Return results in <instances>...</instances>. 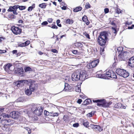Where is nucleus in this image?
<instances>
[{
	"label": "nucleus",
	"mask_w": 134,
	"mask_h": 134,
	"mask_svg": "<svg viewBox=\"0 0 134 134\" xmlns=\"http://www.w3.org/2000/svg\"><path fill=\"white\" fill-rule=\"evenodd\" d=\"M61 8L63 10H65L66 9V6H63L62 7H61Z\"/></svg>",
	"instance_id": "obj_62"
},
{
	"label": "nucleus",
	"mask_w": 134,
	"mask_h": 134,
	"mask_svg": "<svg viewBox=\"0 0 134 134\" xmlns=\"http://www.w3.org/2000/svg\"><path fill=\"white\" fill-rule=\"evenodd\" d=\"M23 69L22 68H18L17 69V73L18 74L21 76H23Z\"/></svg>",
	"instance_id": "obj_14"
},
{
	"label": "nucleus",
	"mask_w": 134,
	"mask_h": 134,
	"mask_svg": "<svg viewBox=\"0 0 134 134\" xmlns=\"http://www.w3.org/2000/svg\"><path fill=\"white\" fill-rule=\"evenodd\" d=\"M104 12L105 13H108L109 12V9L108 8H105L104 9Z\"/></svg>",
	"instance_id": "obj_53"
},
{
	"label": "nucleus",
	"mask_w": 134,
	"mask_h": 134,
	"mask_svg": "<svg viewBox=\"0 0 134 134\" xmlns=\"http://www.w3.org/2000/svg\"><path fill=\"white\" fill-rule=\"evenodd\" d=\"M82 9V8L81 7H79L76 8L73 10L75 12H77L81 10Z\"/></svg>",
	"instance_id": "obj_21"
},
{
	"label": "nucleus",
	"mask_w": 134,
	"mask_h": 134,
	"mask_svg": "<svg viewBox=\"0 0 134 134\" xmlns=\"http://www.w3.org/2000/svg\"><path fill=\"white\" fill-rule=\"evenodd\" d=\"M98 125H91V128L94 129L96 130L97 129V127Z\"/></svg>",
	"instance_id": "obj_29"
},
{
	"label": "nucleus",
	"mask_w": 134,
	"mask_h": 134,
	"mask_svg": "<svg viewBox=\"0 0 134 134\" xmlns=\"http://www.w3.org/2000/svg\"><path fill=\"white\" fill-rule=\"evenodd\" d=\"M18 6L19 5H16L14 6L13 7H12L14 10H16L18 8Z\"/></svg>",
	"instance_id": "obj_43"
},
{
	"label": "nucleus",
	"mask_w": 134,
	"mask_h": 134,
	"mask_svg": "<svg viewBox=\"0 0 134 134\" xmlns=\"http://www.w3.org/2000/svg\"><path fill=\"white\" fill-rule=\"evenodd\" d=\"M82 100L81 99H79L77 101V103L79 104H80L82 102Z\"/></svg>",
	"instance_id": "obj_56"
},
{
	"label": "nucleus",
	"mask_w": 134,
	"mask_h": 134,
	"mask_svg": "<svg viewBox=\"0 0 134 134\" xmlns=\"http://www.w3.org/2000/svg\"><path fill=\"white\" fill-rule=\"evenodd\" d=\"M96 77L99 78L105 79V76H104L103 75L100 74H98L96 75Z\"/></svg>",
	"instance_id": "obj_20"
},
{
	"label": "nucleus",
	"mask_w": 134,
	"mask_h": 134,
	"mask_svg": "<svg viewBox=\"0 0 134 134\" xmlns=\"http://www.w3.org/2000/svg\"><path fill=\"white\" fill-rule=\"evenodd\" d=\"M10 116L8 115L7 118L4 121V124L6 125H12L14 122V121L10 118Z\"/></svg>",
	"instance_id": "obj_8"
},
{
	"label": "nucleus",
	"mask_w": 134,
	"mask_h": 134,
	"mask_svg": "<svg viewBox=\"0 0 134 134\" xmlns=\"http://www.w3.org/2000/svg\"><path fill=\"white\" fill-rule=\"evenodd\" d=\"M18 8L20 10H22L25 9L26 8V7L25 6H18Z\"/></svg>",
	"instance_id": "obj_37"
},
{
	"label": "nucleus",
	"mask_w": 134,
	"mask_h": 134,
	"mask_svg": "<svg viewBox=\"0 0 134 134\" xmlns=\"http://www.w3.org/2000/svg\"><path fill=\"white\" fill-rule=\"evenodd\" d=\"M64 86L65 87L64 89V91H67L69 90L70 86L68 83H65Z\"/></svg>",
	"instance_id": "obj_19"
},
{
	"label": "nucleus",
	"mask_w": 134,
	"mask_h": 134,
	"mask_svg": "<svg viewBox=\"0 0 134 134\" xmlns=\"http://www.w3.org/2000/svg\"><path fill=\"white\" fill-rule=\"evenodd\" d=\"M102 101L100 102V103H97V105L98 106H102L104 107H108V105L107 102H106L104 99H102Z\"/></svg>",
	"instance_id": "obj_11"
},
{
	"label": "nucleus",
	"mask_w": 134,
	"mask_h": 134,
	"mask_svg": "<svg viewBox=\"0 0 134 134\" xmlns=\"http://www.w3.org/2000/svg\"><path fill=\"white\" fill-rule=\"evenodd\" d=\"M14 9L12 7H10L9 9L8 10V12H12Z\"/></svg>",
	"instance_id": "obj_44"
},
{
	"label": "nucleus",
	"mask_w": 134,
	"mask_h": 134,
	"mask_svg": "<svg viewBox=\"0 0 134 134\" xmlns=\"http://www.w3.org/2000/svg\"><path fill=\"white\" fill-rule=\"evenodd\" d=\"M85 7L86 9H88L90 8L91 5L89 3H87L86 4Z\"/></svg>",
	"instance_id": "obj_36"
},
{
	"label": "nucleus",
	"mask_w": 134,
	"mask_h": 134,
	"mask_svg": "<svg viewBox=\"0 0 134 134\" xmlns=\"http://www.w3.org/2000/svg\"><path fill=\"white\" fill-rule=\"evenodd\" d=\"M112 75H113V76H111L110 77L111 78H116V76L115 75V73H114V72L113 71L112 73Z\"/></svg>",
	"instance_id": "obj_41"
},
{
	"label": "nucleus",
	"mask_w": 134,
	"mask_h": 134,
	"mask_svg": "<svg viewBox=\"0 0 134 134\" xmlns=\"http://www.w3.org/2000/svg\"><path fill=\"white\" fill-rule=\"evenodd\" d=\"M44 114L46 116H52V113L51 112L49 113L48 111L45 110L44 112Z\"/></svg>",
	"instance_id": "obj_22"
},
{
	"label": "nucleus",
	"mask_w": 134,
	"mask_h": 134,
	"mask_svg": "<svg viewBox=\"0 0 134 134\" xmlns=\"http://www.w3.org/2000/svg\"><path fill=\"white\" fill-rule=\"evenodd\" d=\"M14 15L13 14L9 15H8V17L7 18L9 20L10 19L14 18Z\"/></svg>",
	"instance_id": "obj_34"
},
{
	"label": "nucleus",
	"mask_w": 134,
	"mask_h": 134,
	"mask_svg": "<svg viewBox=\"0 0 134 134\" xmlns=\"http://www.w3.org/2000/svg\"><path fill=\"white\" fill-rule=\"evenodd\" d=\"M102 101V99H97L96 100H93V102L94 103H100V102Z\"/></svg>",
	"instance_id": "obj_35"
},
{
	"label": "nucleus",
	"mask_w": 134,
	"mask_h": 134,
	"mask_svg": "<svg viewBox=\"0 0 134 134\" xmlns=\"http://www.w3.org/2000/svg\"><path fill=\"white\" fill-rule=\"evenodd\" d=\"M112 28L113 29V32L115 34V35H116L117 32L116 29L115 28L113 27H112Z\"/></svg>",
	"instance_id": "obj_40"
},
{
	"label": "nucleus",
	"mask_w": 134,
	"mask_h": 134,
	"mask_svg": "<svg viewBox=\"0 0 134 134\" xmlns=\"http://www.w3.org/2000/svg\"><path fill=\"white\" fill-rule=\"evenodd\" d=\"M112 72L113 71H112L111 70H109L108 71L106 72V73H104L103 74V75L107 77H110Z\"/></svg>",
	"instance_id": "obj_17"
},
{
	"label": "nucleus",
	"mask_w": 134,
	"mask_h": 134,
	"mask_svg": "<svg viewBox=\"0 0 134 134\" xmlns=\"http://www.w3.org/2000/svg\"><path fill=\"white\" fill-rule=\"evenodd\" d=\"M6 52L5 50H0V53H4Z\"/></svg>",
	"instance_id": "obj_59"
},
{
	"label": "nucleus",
	"mask_w": 134,
	"mask_h": 134,
	"mask_svg": "<svg viewBox=\"0 0 134 134\" xmlns=\"http://www.w3.org/2000/svg\"><path fill=\"white\" fill-rule=\"evenodd\" d=\"M122 104L120 103H118L115 105V107L118 108H121Z\"/></svg>",
	"instance_id": "obj_28"
},
{
	"label": "nucleus",
	"mask_w": 134,
	"mask_h": 134,
	"mask_svg": "<svg viewBox=\"0 0 134 134\" xmlns=\"http://www.w3.org/2000/svg\"><path fill=\"white\" fill-rule=\"evenodd\" d=\"M128 64L132 67H134V57H132L129 59Z\"/></svg>",
	"instance_id": "obj_13"
},
{
	"label": "nucleus",
	"mask_w": 134,
	"mask_h": 134,
	"mask_svg": "<svg viewBox=\"0 0 134 134\" xmlns=\"http://www.w3.org/2000/svg\"><path fill=\"white\" fill-rule=\"evenodd\" d=\"M123 48L122 47H119L118 49H117V50L119 52H123L122 51V50H123Z\"/></svg>",
	"instance_id": "obj_45"
},
{
	"label": "nucleus",
	"mask_w": 134,
	"mask_h": 134,
	"mask_svg": "<svg viewBox=\"0 0 134 134\" xmlns=\"http://www.w3.org/2000/svg\"><path fill=\"white\" fill-rule=\"evenodd\" d=\"M84 34L86 37L88 38L89 39H90V36L88 34H87L86 33H85Z\"/></svg>",
	"instance_id": "obj_48"
},
{
	"label": "nucleus",
	"mask_w": 134,
	"mask_h": 134,
	"mask_svg": "<svg viewBox=\"0 0 134 134\" xmlns=\"http://www.w3.org/2000/svg\"><path fill=\"white\" fill-rule=\"evenodd\" d=\"M79 125V124L78 123H76L74 124L73 125V126L74 127H77Z\"/></svg>",
	"instance_id": "obj_51"
},
{
	"label": "nucleus",
	"mask_w": 134,
	"mask_h": 134,
	"mask_svg": "<svg viewBox=\"0 0 134 134\" xmlns=\"http://www.w3.org/2000/svg\"><path fill=\"white\" fill-rule=\"evenodd\" d=\"M35 89V85L31 84L29 86V89H27L25 91V93L26 95L29 96L31 94L32 92L34 91Z\"/></svg>",
	"instance_id": "obj_6"
},
{
	"label": "nucleus",
	"mask_w": 134,
	"mask_h": 134,
	"mask_svg": "<svg viewBox=\"0 0 134 134\" xmlns=\"http://www.w3.org/2000/svg\"><path fill=\"white\" fill-rule=\"evenodd\" d=\"M74 22V21L71 19H68L66 21V23L68 24H72Z\"/></svg>",
	"instance_id": "obj_23"
},
{
	"label": "nucleus",
	"mask_w": 134,
	"mask_h": 134,
	"mask_svg": "<svg viewBox=\"0 0 134 134\" xmlns=\"http://www.w3.org/2000/svg\"><path fill=\"white\" fill-rule=\"evenodd\" d=\"M51 27L53 29H57L58 28V27H57V26L53 24L52 25V26H51Z\"/></svg>",
	"instance_id": "obj_49"
},
{
	"label": "nucleus",
	"mask_w": 134,
	"mask_h": 134,
	"mask_svg": "<svg viewBox=\"0 0 134 134\" xmlns=\"http://www.w3.org/2000/svg\"><path fill=\"white\" fill-rule=\"evenodd\" d=\"M75 91L76 92H81V89L80 87H76L75 88Z\"/></svg>",
	"instance_id": "obj_39"
},
{
	"label": "nucleus",
	"mask_w": 134,
	"mask_h": 134,
	"mask_svg": "<svg viewBox=\"0 0 134 134\" xmlns=\"http://www.w3.org/2000/svg\"><path fill=\"white\" fill-rule=\"evenodd\" d=\"M7 109L6 108H0V120L2 122L4 121L5 119L7 118L8 115L3 112V111H7Z\"/></svg>",
	"instance_id": "obj_4"
},
{
	"label": "nucleus",
	"mask_w": 134,
	"mask_h": 134,
	"mask_svg": "<svg viewBox=\"0 0 134 134\" xmlns=\"http://www.w3.org/2000/svg\"><path fill=\"white\" fill-rule=\"evenodd\" d=\"M35 4H33L32 5V6H30L29 7L28 9V11H31L32 10L35 8Z\"/></svg>",
	"instance_id": "obj_31"
},
{
	"label": "nucleus",
	"mask_w": 134,
	"mask_h": 134,
	"mask_svg": "<svg viewBox=\"0 0 134 134\" xmlns=\"http://www.w3.org/2000/svg\"><path fill=\"white\" fill-rule=\"evenodd\" d=\"M71 77L72 80L74 81L79 80L83 81L88 77L87 72L84 70H76L72 74Z\"/></svg>",
	"instance_id": "obj_1"
},
{
	"label": "nucleus",
	"mask_w": 134,
	"mask_h": 134,
	"mask_svg": "<svg viewBox=\"0 0 134 134\" xmlns=\"http://www.w3.org/2000/svg\"><path fill=\"white\" fill-rule=\"evenodd\" d=\"M13 12V13L14 14H15V15H17V14L18 13H17L16 12V11L15 10H14L12 11Z\"/></svg>",
	"instance_id": "obj_60"
},
{
	"label": "nucleus",
	"mask_w": 134,
	"mask_h": 134,
	"mask_svg": "<svg viewBox=\"0 0 134 134\" xmlns=\"http://www.w3.org/2000/svg\"><path fill=\"white\" fill-rule=\"evenodd\" d=\"M52 20L51 19H49L48 20V21L49 23H51L52 22Z\"/></svg>",
	"instance_id": "obj_64"
},
{
	"label": "nucleus",
	"mask_w": 134,
	"mask_h": 134,
	"mask_svg": "<svg viewBox=\"0 0 134 134\" xmlns=\"http://www.w3.org/2000/svg\"><path fill=\"white\" fill-rule=\"evenodd\" d=\"M127 53V52L121 51V52L119 53V57L123 59L126 55Z\"/></svg>",
	"instance_id": "obj_16"
},
{
	"label": "nucleus",
	"mask_w": 134,
	"mask_h": 134,
	"mask_svg": "<svg viewBox=\"0 0 134 134\" xmlns=\"http://www.w3.org/2000/svg\"><path fill=\"white\" fill-rule=\"evenodd\" d=\"M12 118L14 119H18L19 116V113L18 111H13L10 114Z\"/></svg>",
	"instance_id": "obj_10"
},
{
	"label": "nucleus",
	"mask_w": 134,
	"mask_h": 134,
	"mask_svg": "<svg viewBox=\"0 0 134 134\" xmlns=\"http://www.w3.org/2000/svg\"><path fill=\"white\" fill-rule=\"evenodd\" d=\"M97 130H99V131H100L102 130V129L98 125Z\"/></svg>",
	"instance_id": "obj_50"
},
{
	"label": "nucleus",
	"mask_w": 134,
	"mask_h": 134,
	"mask_svg": "<svg viewBox=\"0 0 134 134\" xmlns=\"http://www.w3.org/2000/svg\"><path fill=\"white\" fill-rule=\"evenodd\" d=\"M24 100V99L23 97H20L19 98H18L17 100H16V102H23V101Z\"/></svg>",
	"instance_id": "obj_30"
},
{
	"label": "nucleus",
	"mask_w": 134,
	"mask_h": 134,
	"mask_svg": "<svg viewBox=\"0 0 134 134\" xmlns=\"http://www.w3.org/2000/svg\"><path fill=\"white\" fill-rule=\"evenodd\" d=\"M17 50H14L12 51V53L13 54H16L17 53Z\"/></svg>",
	"instance_id": "obj_63"
},
{
	"label": "nucleus",
	"mask_w": 134,
	"mask_h": 134,
	"mask_svg": "<svg viewBox=\"0 0 134 134\" xmlns=\"http://www.w3.org/2000/svg\"><path fill=\"white\" fill-rule=\"evenodd\" d=\"M86 66L88 69H90L93 68L91 62L88 64Z\"/></svg>",
	"instance_id": "obj_32"
},
{
	"label": "nucleus",
	"mask_w": 134,
	"mask_h": 134,
	"mask_svg": "<svg viewBox=\"0 0 134 134\" xmlns=\"http://www.w3.org/2000/svg\"><path fill=\"white\" fill-rule=\"evenodd\" d=\"M116 72L118 75L124 78L127 77L129 75L128 72L123 69H117L116 70Z\"/></svg>",
	"instance_id": "obj_3"
},
{
	"label": "nucleus",
	"mask_w": 134,
	"mask_h": 134,
	"mask_svg": "<svg viewBox=\"0 0 134 134\" xmlns=\"http://www.w3.org/2000/svg\"><path fill=\"white\" fill-rule=\"evenodd\" d=\"M86 66L88 69H90L93 68L91 62L88 64Z\"/></svg>",
	"instance_id": "obj_33"
},
{
	"label": "nucleus",
	"mask_w": 134,
	"mask_h": 134,
	"mask_svg": "<svg viewBox=\"0 0 134 134\" xmlns=\"http://www.w3.org/2000/svg\"><path fill=\"white\" fill-rule=\"evenodd\" d=\"M45 3H42L39 4V6L42 8H45L46 6Z\"/></svg>",
	"instance_id": "obj_26"
},
{
	"label": "nucleus",
	"mask_w": 134,
	"mask_h": 134,
	"mask_svg": "<svg viewBox=\"0 0 134 134\" xmlns=\"http://www.w3.org/2000/svg\"><path fill=\"white\" fill-rule=\"evenodd\" d=\"M91 102V100L89 99H86L84 101V103L85 104H88Z\"/></svg>",
	"instance_id": "obj_25"
},
{
	"label": "nucleus",
	"mask_w": 134,
	"mask_h": 134,
	"mask_svg": "<svg viewBox=\"0 0 134 134\" xmlns=\"http://www.w3.org/2000/svg\"><path fill=\"white\" fill-rule=\"evenodd\" d=\"M24 70L25 72L32 71V69L29 67H26L24 68Z\"/></svg>",
	"instance_id": "obj_24"
},
{
	"label": "nucleus",
	"mask_w": 134,
	"mask_h": 134,
	"mask_svg": "<svg viewBox=\"0 0 134 134\" xmlns=\"http://www.w3.org/2000/svg\"><path fill=\"white\" fill-rule=\"evenodd\" d=\"M19 46L20 47H23L25 46V44L24 43L21 44L19 45Z\"/></svg>",
	"instance_id": "obj_57"
},
{
	"label": "nucleus",
	"mask_w": 134,
	"mask_h": 134,
	"mask_svg": "<svg viewBox=\"0 0 134 134\" xmlns=\"http://www.w3.org/2000/svg\"><path fill=\"white\" fill-rule=\"evenodd\" d=\"M31 81L30 79H28L27 80H20L18 81L15 82L14 83L15 85L17 86L18 87H19L20 86V84L21 83H26L28 84V83H31Z\"/></svg>",
	"instance_id": "obj_7"
},
{
	"label": "nucleus",
	"mask_w": 134,
	"mask_h": 134,
	"mask_svg": "<svg viewBox=\"0 0 134 134\" xmlns=\"http://www.w3.org/2000/svg\"><path fill=\"white\" fill-rule=\"evenodd\" d=\"M48 24V23L47 21H44L43 22L42 24H41L42 25H46Z\"/></svg>",
	"instance_id": "obj_52"
},
{
	"label": "nucleus",
	"mask_w": 134,
	"mask_h": 134,
	"mask_svg": "<svg viewBox=\"0 0 134 134\" xmlns=\"http://www.w3.org/2000/svg\"><path fill=\"white\" fill-rule=\"evenodd\" d=\"M12 65L10 64H8L5 66V70L7 72H9V70L12 71L13 70Z\"/></svg>",
	"instance_id": "obj_12"
},
{
	"label": "nucleus",
	"mask_w": 134,
	"mask_h": 134,
	"mask_svg": "<svg viewBox=\"0 0 134 134\" xmlns=\"http://www.w3.org/2000/svg\"><path fill=\"white\" fill-rule=\"evenodd\" d=\"M99 62V60L97 59L94 60L91 62L93 67H94L97 65Z\"/></svg>",
	"instance_id": "obj_15"
},
{
	"label": "nucleus",
	"mask_w": 134,
	"mask_h": 134,
	"mask_svg": "<svg viewBox=\"0 0 134 134\" xmlns=\"http://www.w3.org/2000/svg\"><path fill=\"white\" fill-rule=\"evenodd\" d=\"M25 129L27 131L28 133L30 134L31 133V130L29 128L26 127Z\"/></svg>",
	"instance_id": "obj_42"
},
{
	"label": "nucleus",
	"mask_w": 134,
	"mask_h": 134,
	"mask_svg": "<svg viewBox=\"0 0 134 134\" xmlns=\"http://www.w3.org/2000/svg\"><path fill=\"white\" fill-rule=\"evenodd\" d=\"M82 19L83 21L85 22L87 25H88L89 24V22L88 20L87 17L86 16H84L82 17Z\"/></svg>",
	"instance_id": "obj_18"
},
{
	"label": "nucleus",
	"mask_w": 134,
	"mask_h": 134,
	"mask_svg": "<svg viewBox=\"0 0 134 134\" xmlns=\"http://www.w3.org/2000/svg\"><path fill=\"white\" fill-rule=\"evenodd\" d=\"M108 34L106 32L104 31L100 33V35L98 39V41L101 46H104L106 43V41L107 39Z\"/></svg>",
	"instance_id": "obj_2"
},
{
	"label": "nucleus",
	"mask_w": 134,
	"mask_h": 134,
	"mask_svg": "<svg viewBox=\"0 0 134 134\" xmlns=\"http://www.w3.org/2000/svg\"><path fill=\"white\" fill-rule=\"evenodd\" d=\"M11 30L13 33L15 35L20 34L21 32V30L18 27L13 26L12 27Z\"/></svg>",
	"instance_id": "obj_9"
},
{
	"label": "nucleus",
	"mask_w": 134,
	"mask_h": 134,
	"mask_svg": "<svg viewBox=\"0 0 134 134\" xmlns=\"http://www.w3.org/2000/svg\"><path fill=\"white\" fill-rule=\"evenodd\" d=\"M51 51L54 53H57L58 52L57 50L55 49H52Z\"/></svg>",
	"instance_id": "obj_58"
},
{
	"label": "nucleus",
	"mask_w": 134,
	"mask_h": 134,
	"mask_svg": "<svg viewBox=\"0 0 134 134\" xmlns=\"http://www.w3.org/2000/svg\"><path fill=\"white\" fill-rule=\"evenodd\" d=\"M52 116H57L58 115V113H53V112H52Z\"/></svg>",
	"instance_id": "obj_46"
},
{
	"label": "nucleus",
	"mask_w": 134,
	"mask_h": 134,
	"mask_svg": "<svg viewBox=\"0 0 134 134\" xmlns=\"http://www.w3.org/2000/svg\"><path fill=\"white\" fill-rule=\"evenodd\" d=\"M31 110L34 111V114L38 116L40 115L42 113L43 111V110L41 107H37L34 106L31 109Z\"/></svg>",
	"instance_id": "obj_5"
},
{
	"label": "nucleus",
	"mask_w": 134,
	"mask_h": 134,
	"mask_svg": "<svg viewBox=\"0 0 134 134\" xmlns=\"http://www.w3.org/2000/svg\"><path fill=\"white\" fill-rule=\"evenodd\" d=\"M94 111H92L87 114V116L88 117H91L94 114Z\"/></svg>",
	"instance_id": "obj_27"
},
{
	"label": "nucleus",
	"mask_w": 134,
	"mask_h": 134,
	"mask_svg": "<svg viewBox=\"0 0 134 134\" xmlns=\"http://www.w3.org/2000/svg\"><path fill=\"white\" fill-rule=\"evenodd\" d=\"M100 49H101L100 52V54H103V52L104 51V48H100Z\"/></svg>",
	"instance_id": "obj_54"
},
{
	"label": "nucleus",
	"mask_w": 134,
	"mask_h": 134,
	"mask_svg": "<svg viewBox=\"0 0 134 134\" xmlns=\"http://www.w3.org/2000/svg\"><path fill=\"white\" fill-rule=\"evenodd\" d=\"M122 11H121L120 10V9L118 8H117L116 12L117 13L119 14V13H121Z\"/></svg>",
	"instance_id": "obj_47"
},
{
	"label": "nucleus",
	"mask_w": 134,
	"mask_h": 134,
	"mask_svg": "<svg viewBox=\"0 0 134 134\" xmlns=\"http://www.w3.org/2000/svg\"><path fill=\"white\" fill-rule=\"evenodd\" d=\"M25 44V46H27L30 43V41H26L24 43Z\"/></svg>",
	"instance_id": "obj_55"
},
{
	"label": "nucleus",
	"mask_w": 134,
	"mask_h": 134,
	"mask_svg": "<svg viewBox=\"0 0 134 134\" xmlns=\"http://www.w3.org/2000/svg\"><path fill=\"white\" fill-rule=\"evenodd\" d=\"M72 53L75 55L78 54L79 53L77 50H74L72 51Z\"/></svg>",
	"instance_id": "obj_38"
},
{
	"label": "nucleus",
	"mask_w": 134,
	"mask_h": 134,
	"mask_svg": "<svg viewBox=\"0 0 134 134\" xmlns=\"http://www.w3.org/2000/svg\"><path fill=\"white\" fill-rule=\"evenodd\" d=\"M83 125L85 126L86 127H88V124L87 123H84L83 124Z\"/></svg>",
	"instance_id": "obj_61"
}]
</instances>
